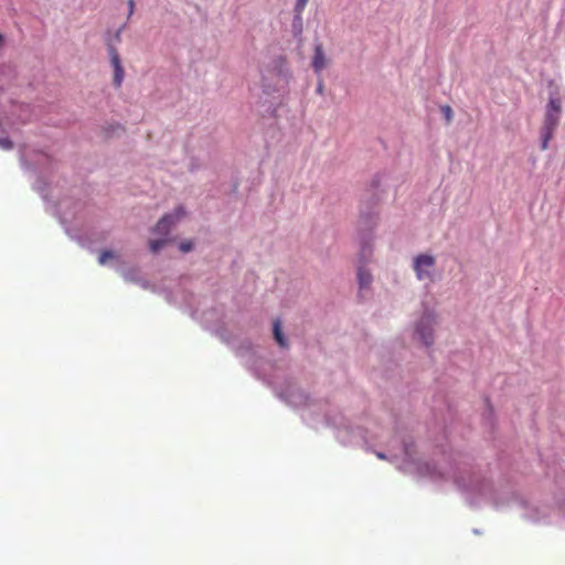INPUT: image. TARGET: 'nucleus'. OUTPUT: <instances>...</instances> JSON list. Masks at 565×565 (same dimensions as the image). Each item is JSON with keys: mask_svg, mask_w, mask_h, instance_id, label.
Instances as JSON below:
<instances>
[{"mask_svg": "<svg viewBox=\"0 0 565 565\" xmlns=\"http://www.w3.org/2000/svg\"><path fill=\"white\" fill-rule=\"evenodd\" d=\"M562 114V104L558 98H550L548 105H546L545 118H543L541 137H542V150L547 149V143L554 136V131L558 126L559 115Z\"/></svg>", "mask_w": 565, "mask_h": 565, "instance_id": "obj_1", "label": "nucleus"}, {"mask_svg": "<svg viewBox=\"0 0 565 565\" xmlns=\"http://www.w3.org/2000/svg\"><path fill=\"white\" fill-rule=\"evenodd\" d=\"M435 324L436 317L433 312L424 313L418 323H416L415 335L418 337L419 341L427 348L433 344V327Z\"/></svg>", "mask_w": 565, "mask_h": 565, "instance_id": "obj_2", "label": "nucleus"}, {"mask_svg": "<svg viewBox=\"0 0 565 565\" xmlns=\"http://www.w3.org/2000/svg\"><path fill=\"white\" fill-rule=\"evenodd\" d=\"M436 259L430 254H420L414 258V270L419 280H431Z\"/></svg>", "mask_w": 565, "mask_h": 565, "instance_id": "obj_3", "label": "nucleus"}, {"mask_svg": "<svg viewBox=\"0 0 565 565\" xmlns=\"http://www.w3.org/2000/svg\"><path fill=\"white\" fill-rule=\"evenodd\" d=\"M184 217L183 207H178L172 213H168L159 218L158 224L154 225L153 232L154 234L167 236L171 231V227L179 223L180 220Z\"/></svg>", "mask_w": 565, "mask_h": 565, "instance_id": "obj_4", "label": "nucleus"}, {"mask_svg": "<svg viewBox=\"0 0 565 565\" xmlns=\"http://www.w3.org/2000/svg\"><path fill=\"white\" fill-rule=\"evenodd\" d=\"M110 65L114 68V85L119 87L124 79V68L120 65L119 54L115 46H109Z\"/></svg>", "mask_w": 565, "mask_h": 565, "instance_id": "obj_5", "label": "nucleus"}, {"mask_svg": "<svg viewBox=\"0 0 565 565\" xmlns=\"http://www.w3.org/2000/svg\"><path fill=\"white\" fill-rule=\"evenodd\" d=\"M327 66V57L326 53H323L322 44L317 43L315 44V52H313V58H312V68L315 73L319 74L324 70Z\"/></svg>", "mask_w": 565, "mask_h": 565, "instance_id": "obj_6", "label": "nucleus"}, {"mask_svg": "<svg viewBox=\"0 0 565 565\" xmlns=\"http://www.w3.org/2000/svg\"><path fill=\"white\" fill-rule=\"evenodd\" d=\"M358 280H359V287H361V290L369 288L372 282V276L371 273L367 271L365 268H359L358 270Z\"/></svg>", "mask_w": 565, "mask_h": 565, "instance_id": "obj_7", "label": "nucleus"}, {"mask_svg": "<svg viewBox=\"0 0 565 565\" xmlns=\"http://www.w3.org/2000/svg\"><path fill=\"white\" fill-rule=\"evenodd\" d=\"M273 332H274V339H276L277 344L280 345V348H286L287 347L286 339L282 335L281 326L279 324L278 320L274 321Z\"/></svg>", "mask_w": 565, "mask_h": 565, "instance_id": "obj_8", "label": "nucleus"}, {"mask_svg": "<svg viewBox=\"0 0 565 565\" xmlns=\"http://www.w3.org/2000/svg\"><path fill=\"white\" fill-rule=\"evenodd\" d=\"M118 258V255L110 249H103L100 254H98V264L106 265L110 260H115Z\"/></svg>", "mask_w": 565, "mask_h": 565, "instance_id": "obj_9", "label": "nucleus"}, {"mask_svg": "<svg viewBox=\"0 0 565 565\" xmlns=\"http://www.w3.org/2000/svg\"><path fill=\"white\" fill-rule=\"evenodd\" d=\"M168 243V239L167 238H161V239H151L150 243H148V246H150V250L151 253H157L159 252L160 249H162V247L164 245H167Z\"/></svg>", "mask_w": 565, "mask_h": 565, "instance_id": "obj_10", "label": "nucleus"}, {"mask_svg": "<svg viewBox=\"0 0 565 565\" xmlns=\"http://www.w3.org/2000/svg\"><path fill=\"white\" fill-rule=\"evenodd\" d=\"M440 113H443L445 121H447V124H451V121H452L451 106H449V105L440 106Z\"/></svg>", "mask_w": 565, "mask_h": 565, "instance_id": "obj_11", "label": "nucleus"}, {"mask_svg": "<svg viewBox=\"0 0 565 565\" xmlns=\"http://www.w3.org/2000/svg\"><path fill=\"white\" fill-rule=\"evenodd\" d=\"M307 1L308 0H297L296 8H294V10H296L298 18L301 15L302 10L306 8Z\"/></svg>", "mask_w": 565, "mask_h": 565, "instance_id": "obj_12", "label": "nucleus"}, {"mask_svg": "<svg viewBox=\"0 0 565 565\" xmlns=\"http://www.w3.org/2000/svg\"><path fill=\"white\" fill-rule=\"evenodd\" d=\"M192 247H193V244L191 241H184L182 243H180L179 245V249L180 252L182 253H189L192 250Z\"/></svg>", "mask_w": 565, "mask_h": 565, "instance_id": "obj_13", "label": "nucleus"}, {"mask_svg": "<svg viewBox=\"0 0 565 565\" xmlns=\"http://www.w3.org/2000/svg\"><path fill=\"white\" fill-rule=\"evenodd\" d=\"M0 147L1 149L10 150L12 149V141H10L8 138L0 139Z\"/></svg>", "mask_w": 565, "mask_h": 565, "instance_id": "obj_14", "label": "nucleus"}, {"mask_svg": "<svg viewBox=\"0 0 565 565\" xmlns=\"http://www.w3.org/2000/svg\"><path fill=\"white\" fill-rule=\"evenodd\" d=\"M21 164H23L25 170H30V164L25 162L24 157H21Z\"/></svg>", "mask_w": 565, "mask_h": 565, "instance_id": "obj_15", "label": "nucleus"}, {"mask_svg": "<svg viewBox=\"0 0 565 565\" xmlns=\"http://www.w3.org/2000/svg\"><path fill=\"white\" fill-rule=\"evenodd\" d=\"M375 455H377V458H379V459H382V460H384V459H385V456H384V454H382V452H377V454H375Z\"/></svg>", "mask_w": 565, "mask_h": 565, "instance_id": "obj_16", "label": "nucleus"}, {"mask_svg": "<svg viewBox=\"0 0 565 565\" xmlns=\"http://www.w3.org/2000/svg\"><path fill=\"white\" fill-rule=\"evenodd\" d=\"M128 7H130V12H132V6H135V3L132 2V0H129V3H127Z\"/></svg>", "mask_w": 565, "mask_h": 565, "instance_id": "obj_17", "label": "nucleus"}, {"mask_svg": "<svg viewBox=\"0 0 565 565\" xmlns=\"http://www.w3.org/2000/svg\"><path fill=\"white\" fill-rule=\"evenodd\" d=\"M2 45V35L0 34V46Z\"/></svg>", "mask_w": 565, "mask_h": 565, "instance_id": "obj_18", "label": "nucleus"}]
</instances>
